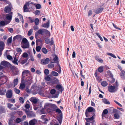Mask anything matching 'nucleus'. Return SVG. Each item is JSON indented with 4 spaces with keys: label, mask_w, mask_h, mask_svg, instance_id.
Returning <instances> with one entry per match:
<instances>
[{
    "label": "nucleus",
    "mask_w": 125,
    "mask_h": 125,
    "mask_svg": "<svg viewBox=\"0 0 125 125\" xmlns=\"http://www.w3.org/2000/svg\"><path fill=\"white\" fill-rule=\"evenodd\" d=\"M10 22V21H6L5 22L3 21H1L0 22V26H3L5 25H6Z\"/></svg>",
    "instance_id": "nucleus-14"
},
{
    "label": "nucleus",
    "mask_w": 125,
    "mask_h": 125,
    "mask_svg": "<svg viewBox=\"0 0 125 125\" xmlns=\"http://www.w3.org/2000/svg\"><path fill=\"white\" fill-rule=\"evenodd\" d=\"M56 88L59 90L62 91L63 90H62V87L61 85L58 84L56 86Z\"/></svg>",
    "instance_id": "nucleus-28"
},
{
    "label": "nucleus",
    "mask_w": 125,
    "mask_h": 125,
    "mask_svg": "<svg viewBox=\"0 0 125 125\" xmlns=\"http://www.w3.org/2000/svg\"><path fill=\"white\" fill-rule=\"evenodd\" d=\"M19 101L20 103L23 104L24 102V100L22 97H20L19 98Z\"/></svg>",
    "instance_id": "nucleus-39"
},
{
    "label": "nucleus",
    "mask_w": 125,
    "mask_h": 125,
    "mask_svg": "<svg viewBox=\"0 0 125 125\" xmlns=\"http://www.w3.org/2000/svg\"><path fill=\"white\" fill-rule=\"evenodd\" d=\"M33 32V30L32 29H31L28 31V35L29 36H30Z\"/></svg>",
    "instance_id": "nucleus-46"
},
{
    "label": "nucleus",
    "mask_w": 125,
    "mask_h": 125,
    "mask_svg": "<svg viewBox=\"0 0 125 125\" xmlns=\"http://www.w3.org/2000/svg\"><path fill=\"white\" fill-rule=\"evenodd\" d=\"M118 89V86L111 85L108 87V91L111 93L115 92L117 91Z\"/></svg>",
    "instance_id": "nucleus-2"
},
{
    "label": "nucleus",
    "mask_w": 125,
    "mask_h": 125,
    "mask_svg": "<svg viewBox=\"0 0 125 125\" xmlns=\"http://www.w3.org/2000/svg\"><path fill=\"white\" fill-rule=\"evenodd\" d=\"M32 2L30 3L29 2H28L26 3V4L24 6V12L28 11V8L27 6H29L30 8V5L31 4H33Z\"/></svg>",
    "instance_id": "nucleus-5"
},
{
    "label": "nucleus",
    "mask_w": 125,
    "mask_h": 125,
    "mask_svg": "<svg viewBox=\"0 0 125 125\" xmlns=\"http://www.w3.org/2000/svg\"><path fill=\"white\" fill-rule=\"evenodd\" d=\"M92 14V11L91 10H90L88 12V16H91Z\"/></svg>",
    "instance_id": "nucleus-58"
},
{
    "label": "nucleus",
    "mask_w": 125,
    "mask_h": 125,
    "mask_svg": "<svg viewBox=\"0 0 125 125\" xmlns=\"http://www.w3.org/2000/svg\"><path fill=\"white\" fill-rule=\"evenodd\" d=\"M44 32L47 34L48 36H50V32L47 30L44 29Z\"/></svg>",
    "instance_id": "nucleus-41"
},
{
    "label": "nucleus",
    "mask_w": 125,
    "mask_h": 125,
    "mask_svg": "<svg viewBox=\"0 0 125 125\" xmlns=\"http://www.w3.org/2000/svg\"><path fill=\"white\" fill-rule=\"evenodd\" d=\"M21 121V119L19 118H17L16 120V122L17 123H19Z\"/></svg>",
    "instance_id": "nucleus-62"
},
{
    "label": "nucleus",
    "mask_w": 125,
    "mask_h": 125,
    "mask_svg": "<svg viewBox=\"0 0 125 125\" xmlns=\"http://www.w3.org/2000/svg\"><path fill=\"white\" fill-rule=\"evenodd\" d=\"M12 15V12L6 15V19L7 20H9V21H10L11 19Z\"/></svg>",
    "instance_id": "nucleus-10"
},
{
    "label": "nucleus",
    "mask_w": 125,
    "mask_h": 125,
    "mask_svg": "<svg viewBox=\"0 0 125 125\" xmlns=\"http://www.w3.org/2000/svg\"><path fill=\"white\" fill-rule=\"evenodd\" d=\"M38 99L35 97H31L30 99V100L32 103H36L38 101Z\"/></svg>",
    "instance_id": "nucleus-13"
},
{
    "label": "nucleus",
    "mask_w": 125,
    "mask_h": 125,
    "mask_svg": "<svg viewBox=\"0 0 125 125\" xmlns=\"http://www.w3.org/2000/svg\"><path fill=\"white\" fill-rule=\"evenodd\" d=\"M30 72L28 70H25L22 73V76L23 77H25L30 74Z\"/></svg>",
    "instance_id": "nucleus-9"
},
{
    "label": "nucleus",
    "mask_w": 125,
    "mask_h": 125,
    "mask_svg": "<svg viewBox=\"0 0 125 125\" xmlns=\"http://www.w3.org/2000/svg\"><path fill=\"white\" fill-rule=\"evenodd\" d=\"M35 14L36 15H39L40 13V11L39 10H37L35 11Z\"/></svg>",
    "instance_id": "nucleus-64"
},
{
    "label": "nucleus",
    "mask_w": 125,
    "mask_h": 125,
    "mask_svg": "<svg viewBox=\"0 0 125 125\" xmlns=\"http://www.w3.org/2000/svg\"><path fill=\"white\" fill-rule=\"evenodd\" d=\"M108 113V111L107 110V109H105L103 111L102 115H103V114L105 115L106 114Z\"/></svg>",
    "instance_id": "nucleus-55"
},
{
    "label": "nucleus",
    "mask_w": 125,
    "mask_h": 125,
    "mask_svg": "<svg viewBox=\"0 0 125 125\" xmlns=\"http://www.w3.org/2000/svg\"><path fill=\"white\" fill-rule=\"evenodd\" d=\"M56 92V90L54 89H52L50 91V93L52 94H54Z\"/></svg>",
    "instance_id": "nucleus-54"
},
{
    "label": "nucleus",
    "mask_w": 125,
    "mask_h": 125,
    "mask_svg": "<svg viewBox=\"0 0 125 125\" xmlns=\"http://www.w3.org/2000/svg\"><path fill=\"white\" fill-rule=\"evenodd\" d=\"M37 122V121L35 119H33L30 121L29 122L30 125H34Z\"/></svg>",
    "instance_id": "nucleus-17"
},
{
    "label": "nucleus",
    "mask_w": 125,
    "mask_h": 125,
    "mask_svg": "<svg viewBox=\"0 0 125 125\" xmlns=\"http://www.w3.org/2000/svg\"><path fill=\"white\" fill-rule=\"evenodd\" d=\"M42 52L45 54L47 53L48 52L47 50L45 48H43L42 49Z\"/></svg>",
    "instance_id": "nucleus-30"
},
{
    "label": "nucleus",
    "mask_w": 125,
    "mask_h": 125,
    "mask_svg": "<svg viewBox=\"0 0 125 125\" xmlns=\"http://www.w3.org/2000/svg\"><path fill=\"white\" fill-rule=\"evenodd\" d=\"M41 47L40 46H38L36 48V50L37 51L39 52L40 51Z\"/></svg>",
    "instance_id": "nucleus-44"
},
{
    "label": "nucleus",
    "mask_w": 125,
    "mask_h": 125,
    "mask_svg": "<svg viewBox=\"0 0 125 125\" xmlns=\"http://www.w3.org/2000/svg\"><path fill=\"white\" fill-rule=\"evenodd\" d=\"M18 82V79L17 78L15 79L13 82L14 85V87H15L17 84Z\"/></svg>",
    "instance_id": "nucleus-24"
},
{
    "label": "nucleus",
    "mask_w": 125,
    "mask_h": 125,
    "mask_svg": "<svg viewBox=\"0 0 125 125\" xmlns=\"http://www.w3.org/2000/svg\"><path fill=\"white\" fill-rule=\"evenodd\" d=\"M44 73L46 75H48L49 74V70L48 69H45L44 71Z\"/></svg>",
    "instance_id": "nucleus-52"
},
{
    "label": "nucleus",
    "mask_w": 125,
    "mask_h": 125,
    "mask_svg": "<svg viewBox=\"0 0 125 125\" xmlns=\"http://www.w3.org/2000/svg\"><path fill=\"white\" fill-rule=\"evenodd\" d=\"M48 66L49 68H51L54 67V64L50 63L48 65Z\"/></svg>",
    "instance_id": "nucleus-43"
},
{
    "label": "nucleus",
    "mask_w": 125,
    "mask_h": 125,
    "mask_svg": "<svg viewBox=\"0 0 125 125\" xmlns=\"http://www.w3.org/2000/svg\"><path fill=\"white\" fill-rule=\"evenodd\" d=\"M104 70V68L103 66H101L99 67L98 69V71L100 73L102 72Z\"/></svg>",
    "instance_id": "nucleus-32"
},
{
    "label": "nucleus",
    "mask_w": 125,
    "mask_h": 125,
    "mask_svg": "<svg viewBox=\"0 0 125 125\" xmlns=\"http://www.w3.org/2000/svg\"><path fill=\"white\" fill-rule=\"evenodd\" d=\"M96 59L97 61L99 62L102 63L103 62V60L97 57H96Z\"/></svg>",
    "instance_id": "nucleus-42"
},
{
    "label": "nucleus",
    "mask_w": 125,
    "mask_h": 125,
    "mask_svg": "<svg viewBox=\"0 0 125 125\" xmlns=\"http://www.w3.org/2000/svg\"><path fill=\"white\" fill-rule=\"evenodd\" d=\"M16 50L17 51L21 53L22 52V50L20 48H17Z\"/></svg>",
    "instance_id": "nucleus-57"
},
{
    "label": "nucleus",
    "mask_w": 125,
    "mask_h": 125,
    "mask_svg": "<svg viewBox=\"0 0 125 125\" xmlns=\"http://www.w3.org/2000/svg\"><path fill=\"white\" fill-rule=\"evenodd\" d=\"M10 64V63L9 62L5 61H4L0 63L1 65L4 66H7L9 65Z\"/></svg>",
    "instance_id": "nucleus-11"
},
{
    "label": "nucleus",
    "mask_w": 125,
    "mask_h": 125,
    "mask_svg": "<svg viewBox=\"0 0 125 125\" xmlns=\"http://www.w3.org/2000/svg\"><path fill=\"white\" fill-rule=\"evenodd\" d=\"M53 76H57L58 75V73L56 72L52 71L51 72Z\"/></svg>",
    "instance_id": "nucleus-31"
},
{
    "label": "nucleus",
    "mask_w": 125,
    "mask_h": 125,
    "mask_svg": "<svg viewBox=\"0 0 125 125\" xmlns=\"http://www.w3.org/2000/svg\"><path fill=\"white\" fill-rule=\"evenodd\" d=\"M6 57L7 58L10 60H11L12 58V57L9 55L7 56Z\"/></svg>",
    "instance_id": "nucleus-61"
},
{
    "label": "nucleus",
    "mask_w": 125,
    "mask_h": 125,
    "mask_svg": "<svg viewBox=\"0 0 125 125\" xmlns=\"http://www.w3.org/2000/svg\"><path fill=\"white\" fill-rule=\"evenodd\" d=\"M22 56L24 58H27L28 56V55L27 53L24 52L22 54Z\"/></svg>",
    "instance_id": "nucleus-34"
},
{
    "label": "nucleus",
    "mask_w": 125,
    "mask_h": 125,
    "mask_svg": "<svg viewBox=\"0 0 125 125\" xmlns=\"http://www.w3.org/2000/svg\"><path fill=\"white\" fill-rule=\"evenodd\" d=\"M53 58H50L51 62L52 63H58V57L56 55L53 56Z\"/></svg>",
    "instance_id": "nucleus-4"
},
{
    "label": "nucleus",
    "mask_w": 125,
    "mask_h": 125,
    "mask_svg": "<svg viewBox=\"0 0 125 125\" xmlns=\"http://www.w3.org/2000/svg\"><path fill=\"white\" fill-rule=\"evenodd\" d=\"M35 7L36 9H39L41 8V6L40 4H38L36 5Z\"/></svg>",
    "instance_id": "nucleus-45"
},
{
    "label": "nucleus",
    "mask_w": 125,
    "mask_h": 125,
    "mask_svg": "<svg viewBox=\"0 0 125 125\" xmlns=\"http://www.w3.org/2000/svg\"><path fill=\"white\" fill-rule=\"evenodd\" d=\"M7 80V78L5 76L0 77V85L4 84Z\"/></svg>",
    "instance_id": "nucleus-3"
},
{
    "label": "nucleus",
    "mask_w": 125,
    "mask_h": 125,
    "mask_svg": "<svg viewBox=\"0 0 125 125\" xmlns=\"http://www.w3.org/2000/svg\"><path fill=\"white\" fill-rule=\"evenodd\" d=\"M57 72H58L59 73H60L61 72V68L60 65L59 64V63L57 64Z\"/></svg>",
    "instance_id": "nucleus-25"
},
{
    "label": "nucleus",
    "mask_w": 125,
    "mask_h": 125,
    "mask_svg": "<svg viewBox=\"0 0 125 125\" xmlns=\"http://www.w3.org/2000/svg\"><path fill=\"white\" fill-rule=\"evenodd\" d=\"M6 92V90H5L4 91L3 90H1L0 89V94L1 95H4Z\"/></svg>",
    "instance_id": "nucleus-38"
},
{
    "label": "nucleus",
    "mask_w": 125,
    "mask_h": 125,
    "mask_svg": "<svg viewBox=\"0 0 125 125\" xmlns=\"http://www.w3.org/2000/svg\"><path fill=\"white\" fill-rule=\"evenodd\" d=\"M101 84L102 86L105 87L107 86L108 83L106 82L103 81L102 82Z\"/></svg>",
    "instance_id": "nucleus-26"
},
{
    "label": "nucleus",
    "mask_w": 125,
    "mask_h": 125,
    "mask_svg": "<svg viewBox=\"0 0 125 125\" xmlns=\"http://www.w3.org/2000/svg\"><path fill=\"white\" fill-rule=\"evenodd\" d=\"M17 61L18 59L16 57V55H15L14 58V60L13 61V62L14 64L18 65Z\"/></svg>",
    "instance_id": "nucleus-27"
},
{
    "label": "nucleus",
    "mask_w": 125,
    "mask_h": 125,
    "mask_svg": "<svg viewBox=\"0 0 125 125\" xmlns=\"http://www.w3.org/2000/svg\"><path fill=\"white\" fill-rule=\"evenodd\" d=\"M50 62V59L48 58L46 59H44L41 60V63L43 65H45L48 64Z\"/></svg>",
    "instance_id": "nucleus-6"
},
{
    "label": "nucleus",
    "mask_w": 125,
    "mask_h": 125,
    "mask_svg": "<svg viewBox=\"0 0 125 125\" xmlns=\"http://www.w3.org/2000/svg\"><path fill=\"white\" fill-rule=\"evenodd\" d=\"M103 102L104 103L106 104H109L110 103L109 101L105 99H103Z\"/></svg>",
    "instance_id": "nucleus-36"
},
{
    "label": "nucleus",
    "mask_w": 125,
    "mask_h": 125,
    "mask_svg": "<svg viewBox=\"0 0 125 125\" xmlns=\"http://www.w3.org/2000/svg\"><path fill=\"white\" fill-rule=\"evenodd\" d=\"M46 116L45 115H43L41 116V118L43 120H44V121H47V120L46 118Z\"/></svg>",
    "instance_id": "nucleus-47"
},
{
    "label": "nucleus",
    "mask_w": 125,
    "mask_h": 125,
    "mask_svg": "<svg viewBox=\"0 0 125 125\" xmlns=\"http://www.w3.org/2000/svg\"><path fill=\"white\" fill-rule=\"evenodd\" d=\"M25 86V85L24 83H21L20 85L19 88L21 89H24Z\"/></svg>",
    "instance_id": "nucleus-29"
},
{
    "label": "nucleus",
    "mask_w": 125,
    "mask_h": 125,
    "mask_svg": "<svg viewBox=\"0 0 125 125\" xmlns=\"http://www.w3.org/2000/svg\"><path fill=\"white\" fill-rule=\"evenodd\" d=\"M12 38L11 37L9 38L7 40V42L8 43H11L12 41Z\"/></svg>",
    "instance_id": "nucleus-59"
},
{
    "label": "nucleus",
    "mask_w": 125,
    "mask_h": 125,
    "mask_svg": "<svg viewBox=\"0 0 125 125\" xmlns=\"http://www.w3.org/2000/svg\"><path fill=\"white\" fill-rule=\"evenodd\" d=\"M18 14L20 18V19L21 20H22V23H23L24 21L23 20V18L22 16L19 13H18Z\"/></svg>",
    "instance_id": "nucleus-51"
},
{
    "label": "nucleus",
    "mask_w": 125,
    "mask_h": 125,
    "mask_svg": "<svg viewBox=\"0 0 125 125\" xmlns=\"http://www.w3.org/2000/svg\"><path fill=\"white\" fill-rule=\"evenodd\" d=\"M14 90L16 94H19L20 93V91L19 89H17L16 88H14Z\"/></svg>",
    "instance_id": "nucleus-53"
},
{
    "label": "nucleus",
    "mask_w": 125,
    "mask_h": 125,
    "mask_svg": "<svg viewBox=\"0 0 125 125\" xmlns=\"http://www.w3.org/2000/svg\"><path fill=\"white\" fill-rule=\"evenodd\" d=\"M114 117L116 119H118L119 118V115L117 114H115L114 115Z\"/></svg>",
    "instance_id": "nucleus-56"
},
{
    "label": "nucleus",
    "mask_w": 125,
    "mask_h": 125,
    "mask_svg": "<svg viewBox=\"0 0 125 125\" xmlns=\"http://www.w3.org/2000/svg\"><path fill=\"white\" fill-rule=\"evenodd\" d=\"M56 111L59 114L62 113L61 111L58 108L56 110Z\"/></svg>",
    "instance_id": "nucleus-60"
},
{
    "label": "nucleus",
    "mask_w": 125,
    "mask_h": 125,
    "mask_svg": "<svg viewBox=\"0 0 125 125\" xmlns=\"http://www.w3.org/2000/svg\"><path fill=\"white\" fill-rule=\"evenodd\" d=\"M35 24V25H38L39 23V20L38 18H36L34 20Z\"/></svg>",
    "instance_id": "nucleus-33"
},
{
    "label": "nucleus",
    "mask_w": 125,
    "mask_h": 125,
    "mask_svg": "<svg viewBox=\"0 0 125 125\" xmlns=\"http://www.w3.org/2000/svg\"><path fill=\"white\" fill-rule=\"evenodd\" d=\"M13 105V104L10 103H8V107L9 108H10Z\"/></svg>",
    "instance_id": "nucleus-63"
},
{
    "label": "nucleus",
    "mask_w": 125,
    "mask_h": 125,
    "mask_svg": "<svg viewBox=\"0 0 125 125\" xmlns=\"http://www.w3.org/2000/svg\"><path fill=\"white\" fill-rule=\"evenodd\" d=\"M25 111L26 113L27 114V116H31V114L32 113V112L29 111H27V110H25Z\"/></svg>",
    "instance_id": "nucleus-22"
},
{
    "label": "nucleus",
    "mask_w": 125,
    "mask_h": 125,
    "mask_svg": "<svg viewBox=\"0 0 125 125\" xmlns=\"http://www.w3.org/2000/svg\"><path fill=\"white\" fill-rule=\"evenodd\" d=\"M94 119V117L93 116H92L91 117L88 118H86L85 119L86 120L87 122H89L90 121H91L92 120Z\"/></svg>",
    "instance_id": "nucleus-40"
},
{
    "label": "nucleus",
    "mask_w": 125,
    "mask_h": 125,
    "mask_svg": "<svg viewBox=\"0 0 125 125\" xmlns=\"http://www.w3.org/2000/svg\"><path fill=\"white\" fill-rule=\"evenodd\" d=\"M25 107L27 109H28L30 107V105L29 104L27 103V102L25 104Z\"/></svg>",
    "instance_id": "nucleus-49"
},
{
    "label": "nucleus",
    "mask_w": 125,
    "mask_h": 125,
    "mask_svg": "<svg viewBox=\"0 0 125 125\" xmlns=\"http://www.w3.org/2000/svg\"><path fill=\"white\" fill-rule=\"evenodd\" d=\"M86 111H87L89 113L90 112H95V110L94 109L93 107H89L87 109Z\"/></svg>",
    "instance_id": "nucleus-15"
},
{
    "label": "nucleus",
    "mask_w": 125,
    "mask_h": 125,
    "mask_svg": "<svg viewBox=\"0 0 125 125\" xmlns=\"http://www.w3.org/2000/svg\"><path fill=\"white\" fill-rule=\"evenodd\" d=\"M95 34L97 35V36L102 41H103V39L102 38V37L100 36L99 34L98 33H96Z\"/></svg>",
    "instance_id": "nucleus-48"
},
{
    "label": "nucleus",
    "mask_w": 125,
    "mask_h": 125,
    "mask_svg": "<svg viewBox=\"0 0 125 125\" xmlns=\"http://www.w3.org/2000/svg\"><path fill=\"white\" fill-rule=\"evenodd\" d=\"M52 38H51V41L50 42V39H46L45 40L46 43V44H48L51 42V44H52L53 42V41H52Z\"/></svg>",
    "instance_id": "nucleus-23"
},
{
    "label": "nucleus",
    "mask_w": 125,
    "mask_h": 125,
    "mask_svg": "<svg viewBox=\"0 0 125 125\" xmlns=\"http://www.w3.org/2000/svg\"><path fill=\"white\" fill-rule=\"evenodd\" d=\"M5 112V111L4 107L1 105H0V114H1Z\"/></svg>",
    "instance_id": "nucleus-21"
},
{
    "label": "nucleus",
    "mask_w": 125,
    "mask_h": 125,
    "mask_svg": "<svg viewBox=\"0 0 125 125\" xmlns=\"http://www.w3.org/2000/svg\"><path fill=\"white\" fill-rule=\"evenodd\" d=\"M50 24L49 20L46 23H45L42 25V26L44 28H48Z\"/></svg>",
    "instance_id": "nucleus-19"
},
{
    "label": "nucleus",
    "mask_w": 125,
    "mask_h": 125,
    "mask_svg": "<svg viewBox=\"0 0 125 125\" xmlns=\"http://www.w3.org/2000/svg\"><path fill=\"white\" fill-rule=\"evenodd\" d=\"M4 42L2 41H0V56L2 54V51L4 48Z\"/></svg>",
    "instance_id": "nucleus-7"
},
{
    "label": "nucleus",
    "mask_w": 125,
    "mask_h": 125,
    "mask_svg": "<svg viewBox=\"0 0 125 125\" xmlns=\"http://www.w3.org/2000/svg\"><path fill=\"white\" fill-rule=\"evenodd\" d=\"M120 75L121 78L123 79H125V71L122 70L120 73Z\"/></svg>",
    "instance_id": "nucleus-12"
},
{
    "label": "nucleus",
    "mask_w": 125,
    "mask_h": 125,
    "mask_svg": "<svg viewBox=\"0 0 125 125\" xmlns=\"http://www.w3.org/2000/svg\"><path fill=\"white\" fill-rule=\"evenodd\" d=\"M27 60L28 59H23L22 58H21L19 62L22 64H24L26 62Z\"/></svg>",
    "instance_id": "nucleus-16"
},
{
    "label": "nucleus",
    "mask_w": 125,
    "mask_h": 125,
    "mask_svg": "<svg viewBox=\"0 0 125 125\" xmlns=\"http://www.w3.org/2000/svg\"><path fill=\"white\" fill-rule=\"evenodd\" d=\"M45 80L47 81H50L51 80L50 77L48 76H46L45 77Z\"/></svg>",
    "instance_id": "nucleus-50"
},
{
    "label": "nucleus",
    "mask_w": 125,
    "mask_h": 125,
    "mask_svg": "<svg viewBox=\"0 0 125 125\" xmlns=\"http://www.w3.org/2000/svg\"><path fill=\"white\" fill-rule=\"evenodd\" d=\"M21 45V47L23 48H28L29 47V42L26 38H24L22 39Z\"/></svg>",
    "instance_id": "nucleus-1"
},
{
    "label": "nucleus",
    "mask_w": 125,
    "mask_h": 125,
    "mask_svg": "<svg viewBox=\"0 0 125 125\" xmlns=\"http://www.w3.org/2000/svg\"><path fill=\"white\" fill-rule=\"evenodd\" d=\"M11 10V9L10 7L7 6L5 8L4 10L6 13H9L10 12Z\"/></svg>",
    "instance_id": "nucleus-18"
},
{
    "label": "nucleus",
    "mask_w": 125,
    "mask_h": 125,
    "mask_svg": "<svg viewBox=\"0 0 125 125\" xmlns=\"http://www.w3.org/2000/svg\"><path fill=\"white\" fill-rule=\"evenodd\" d=\"M37 32L39 34H42L44 32V29H40L37 31Z\"/></svg>",
    "instance_id": "nucleus-35"
},
{
    "label": "nucleus",
    "mask_w": 125,
    "mask_h": 125,
    "mask_svg": "<svg viewBox=\"0 0 125 125\" xmlns=\"http://www.w3.org/2000/svg\"><path fill=\"white\" fill-rule=\"evenodd\" d=\"M107 55H110L114 58H116L115 56L111 53H107Z\"/></svg>",
    "instance_id": "nucleus-37"
},
{
    "label": "nucleus",
    "mask_w": 125,
    "mask_h": 125,
    "mask_svg": "<svg viewBox=\"0 0 125 125\" xmlns=\"http://www.w3.org/2000/svg\"><path fill=\"white\" fill-rule=\"evenodd\" d=\"M12 91L11 90H8L6 94L7 97L8 98H11L12 97Z\"/></svg>",
    "instance_id": "nucleus-8"
},
{
    "label": "nucleus",
    "mask_w": 125,
    "mask_h": 125,
    "mask_svg": "<svg viewBox=\"0 0 125 125\" xmlns=\"http://www.w3.org/2000/svg\"><path fill=\"white\" fill-rule=\"evenodd\" d=\"M103 10L102 8H100L97 9L95 11V12L97 14H98L101 12Z\"/></svg>",
    "instance_id": "nucleus-20"
}]
</instances>
